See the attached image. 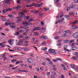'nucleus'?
Here are the masks:
<instances>
[{
	"mask_svg": "<svg viewBox=\"0 0 78 78\" xmlns=\"http://www.w3.org/2000/svg\"><path fill=\"white\" fill-rule=\"evenodd\" d=\"M48 50V52L50 53H52V54H54V55H56V54H57L56 51L55 49L50 48Z\"/></svg>",
	"mask_w": 78,
	"mask_h": 78,
	"instance_id": "nucleus-1",
	"label": "nucleus"
},
{
	"mask_svg": "<svg viewBox=\"0 0 78 78\" xmlns=\"http://www.w3.org/2000/svg\"><path fill=\"white\" fill-rule=\"evenodd\" d=\"M23 23L24 25H31L32 23L30 22H27L24 21L23 22Z\"/></svg>",
	"mask_w": 78,
	"mask_h": 78,
	"instance_id": "nucleus-2",
	"label": "nucleus"
},
{
	"mask_svg": "<svg viewBox=\"0 0 78 78\" xmlns=\"http://www.w3.org/2000/svg\"><path fill=\"white\" fill-rule=\"evenodd\" d=\"M17 19H18V20H17L18 22H20L23 20V17L22 16H18L17 17Z\"/></svg>",
	"mask_w": 78,
	"mask_h": 78,
	"instance_id": "nucleus-3",
	"label": "nucleus"
},
{
	"mask_svg": "<svg viewBox=\"0 0 78 78\" xmlns=\"http://www.w3.org/2000/svg\"><path fill=\"white\" fill-rule=\"evenodd\" d=\"M73 37H75V38H77L78 37V33L77 32L73 34Z\"/></svg>",
	"mask_w": 78,
	"mask_h": 78,
	"instance_id": "nucleus-4",
	"label": "nucleus"
},
{
	"mask_svg": "<svg viewBox=\"0 0 78 78\" xmlns=\"http://www.w3.org/2000/svg\"><path fill=\"white\" fill-rule=\"evenodd\" d=\"M4 2L5 3H6V4H7L8 5H10L11 4L10 2L8 0H5Z\"/></svg>",
	"mask_w": 78,
	"mask_h": 78,
	"instance_id": "nucleus-5",
	"label": "nucleus"
},
{
	"mask_svg": "<svg viewBox=\"0 0 78 78\" xmlns=\"http://www.w3.org/2000/svg\"><path fill=\"white\" fill-rule=\"evenodd\" d=\"M42 4H34V6H36V7H40V6H42Z\"/></svg>",
	"mask_w": 78,
	"mask_h": 78,
	"instance_id": "nucleus-6",
	"label": "nucleus"
},
{
	"mask_svg": "<svg viewBox=\"0 0 78 78\" xmlns=\"http://www.w3.org/2000/svg\"><path fill=\"white\" fill-rule=\"evenodd\" d=\"M27 62L29 63H32L33 62V60L31 58H29L27 59Z\"/></svg>",
	"mask_w": 78,
	"mask_h": 78,
	"instance_id": "nucleus-7",
	"label": "nucleus"
},
{
	"mask_svg": "<svg viewBox=\"0 0 78 78\" xmlns=\"http://www.w3.org/2000/svg\"><path fill=\"white\" fill-rule=\"evenodd\" d=\"M0 19H2L4 21H6V19L5 18H3L2 16H0Z\"/></svg>",
	"mask_w": 78,
	"mask_h": 78,
	"instance_id": "nucleus-8",
	"label": "nucleus"
},
{
	"mask_svg": "<svg viewBox=\"0 0 78 78\" xmlns=\"http://www.w3.org/2000/svg\"><path fill=\"white\" fill-rule=\"evenodd\" d=\"M77 22H78V21L76 20L73 21V22H72L71 23V24H72V25H75V24H76Z\"/></svg>",
	"mask_w": 78,
	"mask_h": 78,
	"instance_id": "nucleus-9",
	"label": "nucleus"
},
{
	"mask_svg": "<svg viewBox=\"0 0 78 78\" xmlns=\"http://www.w3.org/2000/svg\"><path fill=\"white\" fill-rule=\"evenodd\" d=\"M14 35V36H19V33L18 32H15V33H14L13 34Z\"/></svg>",
	"mask_w": 78,
	"mask_h": 78,
	"instance_id": "nucleus-10",
	"label": "nucleus"
},
{
	"mask_svg": "<svg viewBox=\"0 0 78 78\" xmlns=\"http://www.w3.org/2000/svg\"><path fill=\"white\" fill-rule=\"evenodd\" d=\"M39 12V11L36 10H33L32 11V12H33V13H38Z\"/></svg>",
	"mask_w": 78,
	"mask_h": 78,
	"instance_id": "nucleus-11",
	"label": "nucleus"
},
{
	"mask_svg": "<svg viewBox=\"0 0 78 78\" xmlns=\"http://www.w3.org/2000/svg\"><path fill=\"white\" fill-rule=\"evenodd\" d=\"M8 11V10L7 8H6V9L3 10V12L4 13H6V12H7Z\"/></svg>",
	"mask_w": 78,
	"mask_h": 78,
	"instance_id": "nucleus-12",
	"label": "nucleus"
},
{
	"mask_svg": "<svg viewBox=\"0 0 78 78\" xmlns=\"http://www.w3.org/2000/svg\"><path fill=\"white\" fill-rule=\"evenodd\" d=\"M7 10L8 11H12V9L11 8H7Z\"/></svg>",
	"mask_w": 78,
	"mask_h": 78,
	"instance_id": "nucleus-13",
	"label": "nucleus"
},
{
	"mask_svg": "<svg viewBox=\"0 0 78 78\" xmlns=\"http://www.w3.org/2000/svg\"><path fill=\"white\" fill-rule=\"evenodd\" d=\"M47 49V47H43L41 48L42 50L45 51Z\"/></svg>",
	"mask_w": 78,
	"mask_h": 78,
	"instance_id": "nucleus-14",
	"label": "nucleus"
},
{
	"mask_svg": "<svg viewBox=\"0 0 78 78\" xmlns=\"http://www.w3.org/2000/svg\"><path fill=\"white\" fill-rule=\"evenodd\" d=\"M5 26H8L9 25V21L6 22L5 23Z\"/></svg>",
	"mask_w": 78,
	"mask_h": 78,
	"instance_id": "nucleus-15",
	"label": "nucleus"
},
{
	"mask_svg": "<svg viewBox=\"0 0 78 78\" xmlns=\"http://www.w3.org/2000/svg\"><path fill=\"white\" fill-rule=\"evenodd\" d=\"M64 20V18L61 19L60 20H58L59 22H62V21Z\"/></svg>",
	"mask_w": 78,
	"mask_h": 78,
	"instance_id": "nucleus-16",
	"label": "nucleus"
},
{
	"mask_svg": "<svg viewBox=\"0 0 78 78\" xmlns=\"http://www.w3.org/2000/svg\"><path fill=\"white\" fill-rule=\"evenodd\" d=\"M64 33H68L69 34L70 33V31L69 30H66V31L64 32Z\"/></svg>",
	"mask_w": 78,
	"mask_h": 78,
	"instance_id": "nucleus-17",
	"label": "nucleus"
},
{
	"mask_svg": "<svg viewBox=\"0 0 78 78\" xmlns=\"http://www.w3.org/2000/svg\"><path fill=\"white\" fill-rule=\"evenodd\" d=\"M8 42L9 44H10V45H13L14 44H13V43H12V42L11 41H8Z\"/></svg>",
	"mask_w": 78,
	"mask_h": 78,
	"instance_id": "nucleus-18",
	"label": "nucleus"
},
{
	"mask_svg": "<svg viewBox=\"0 0 78 78\" xmlns=\"http://www.w3.org/2000/svg\"><path fill=\"white\" fill-rule=\"evenodd\" d=\"M23 28V29H28L29 28V27L27 26H24Z\"/></svg>",
	"mask_w": 78,
	"mask_h": 78,
	"instance_id": "nucleus-19",
	"label": "nucleus"
},
{
	"mask_svg": "<svg viewBox=\"0 0 78 78\" xmlns=\"http://www.w3.org/2000/svg\"><path fill=\"white\" fill-rule=\"evenodd\" d=\"M73 55H78V52H74L73 53Z\"/></svg>",
	"mask_w": 78,
	"mask_h": 78,
	"instance_id": "nucleus-20",
	"label": "nucleus"
},
{
	"mask_svg": "<svg viewBox=\"0 0 78 78\" xmlns=\"http://www.w3.org/2000/svg\"><path fill=\"white\" fill-rule=\"evenodd\" d=\"M35 28L36 29V30H40V27H35Z\"/></svg>",
	"mask_w": 78,
	"mask_h": 78,
	"instance_id": "nucleus-21",
	"label": "nucleus"
},
{
	"mask_svg": "<svg viewBox=\"0 0 78 78\" xmlns=\"http://www.w3.org/2000/svg\"><path fill=\"white\" fill-rule=\"evenodd\" d=\"M16 45H20L22 44V43L21 42H18L16 43Z\"/></svg>",
	"mask_w": 78,
	"mask_h": 78,
	"instance_id": "nucleus-22",
	"label": "nucleus"
},
{
	"mask_svg": "<svg viewBox=\"0 0 78 78\" xmlns=\"http://www.w3.org/2000/svg\"><path fill=\"white\" fill-rule=\"evenodd\" d=\"M17 60L16 59H14L13 60H11V62H16V61H17Z\"/></svg>",
	"mask_w": 78,
	"mask_h": 78,
	"instance_id": "nucleus-23",
	"label": "nucleus"
},
{
	"mask_svg": "<svg viewBox=\"0 0 78 78\" xmlns=\"http://www.w3.org/2000/svg\"><path fill=\"white\" fill-rule=\"evenodd\" d=\"M14 24H15L14 23H9V25H10V26H12L13 25H14Z\"/></svg>",
	"mask_w": 78,
	"mask_h": 78,
	"instance_id": "nucleus-24",
	"label": "nucleus"
},
{
	"mask_svg": "<svg viewBox=\"0 0 78 78\" xmlns=\"http://www.w3.org/2000/svg\"><path fill=\"white\" fill-rule=\"evenodd\" d=\"M20 8V6H17V7H13V9H19Z\"/></svg>",
	"mask_w": 78,
	"mask_h": 78,
	"instance_id": "nucleus-25",
	"label": "nucleus"
},
{
	"mask_svg": "<svg viewBox=\"0 0 78 78\" xmlns=\"http://www.w3.org/2000/svg\"><path fill=\"white\" fill-rule=\"evenodd\" d=\"M8 16L9 17H13L14 16L12 14H10L8 15Z\"/></svg>",
	"mask_w": 78,
	"mask_h": 78,
	"instance_id": "nucleus-26",
	"label": "nucleus"
},
{
	"mask_svg": "<svg viewBox=\"0 0 78 78\" xmlns=\"http://www.w3.org/2000/svg\"><path fill=\"white\" fill-rule=\"evenodd\" d=\"M44 9L45 11H48V10H49V9L47 7L44 8Z\"/></svg>",
	"mask_w": 78,
	"mask_h": 78,
	"instance_id": "nucleus-27",
	"label": "nucleus"
},
{
	"mask_svg": "<svg viewBox=\"0 0 78 78\" xmlns=\"http://www.w3.org/2000/svg\"><path fill=\"white\" fill-rule=\"evenodd\" d=\"M78 28V27L76 26H73L72 27V28L73 29H75V28Z\"/></svg>",
	"mask_w": 78,
	"mask_h": 78,
	"instance_id": "nucleus-28",
	"label": "nucleus"
},
{
	"mask_svg": "<svg viewBox=\"0 0 78 78\" xmlns=\"http://www.w3.org/2000/svg\"><path fill=\"white\" fill-rule=\"evenodd\" d=\"M30 50L29 48H26L24 50V51H28V50Z\"/></svg>",
	"mask_w": 78,
	"mask_h": 78,
	"instance_id": "nucleus-29",
	"label": "nucleus"
},
{
	"mask_svg": "<svg viewBox=\"0 0 78 78\" xmlns=\"http://www.w3.org/2000/svg\"><path fill=\"white\" fill-rule=\"evenodd\" d=\"M67 36V35L66 34H64L62 35V37H66Z\"/></svg>",
	"mask_w": 78,
	"mask_h": 78,
	"instance_id": "nucleus-30",
	"label": "nucleus"
},
{
	"mask_svg": "<svg viewBox=\"0 0 78 78\" xmlns=\"http://www.w3.org/2000/svg\"><path fill=\"white\" fill-rule=\"evenodd\" d=\"M18 14L19 15H24V16H25V15L22 12H20L18 13Z\"/></svg>",
	"mask_w": 78,
	"mask_h": 78,
	"instance_id": "nucleus-31",
	"label": "nucleus"
},
{
	"mask_svg": "<svg viewBox=\"0 0 78 78\" xmlns=\"http://www.w3.org/2000/svg\"><path fill=\"white\" fill-rule=\"evenodd\" d=\"M60 38V37H54V38H55V39H59Z\"/></svg>",
	"mask_w": 78,
	"mask_h": 78,
	"instance_id": "nucleus-32",
	"label": "nucleus"
},
{
	"mask_svg": "<svg viewBox=\"0 0 78 78\" xmlns=\"http://www.w3.org/2000/svg\"><path fill=\"white\" fill-rule=\"evenodd\" d=\"M70 8H71L72 9H73L74 7L73 6V4H72L70 5Z\"/></svg>",
	"mask_w": 78,
	"mask_h": 78,
	"instance_id": "nucleus-33",
	"label": "nucleus"
},
{
	"mask_svg": "<svg viewBox=\"0 0 78 78\" xmlns=\"http://www.w3.org/2000/svg\"><path fill=\"white\" fill-rule=\"evenodd\" d=\"M34 36H37L38 35H39V34H38V33L37 32H35L34 33Z\"/></svg>",
	"mask_w": 78,
	"mask_h": 78,
	"instance_id": "nucleus-34",
	"label": "nucleus"
},
{
	"mask_svg": "<svg viewBox=\"0 0 78 78\" xmlns=\"http://www.w3.org/2000/svg\"><path fill=\"white\" fill-rule=\"evenodd\" d=\"M57 61L60 60V61H61V62H62V59H61V58H57Z\"/></svg>",
	"mask_w": 78,
	"mask_h": 78,
	"instance_id": "nucleus-35",
	"label": "nucleus"
},
{
	"mask_svg": "<svg viewBox=\"0 0 78 78\" xmlns=\"http://www.w3.org/2000/svg\"><path fill=\"white\" fill-rule=\"evenodd\" d=\"M60 77L61 78H64V75H61L60 76Z\"/></svg>",
	"mask_w": 78,
	"mask_h": 78,
	"instance_id": "nucleus-36",
	"label": "nucleus"
},
{
	"mask_svg": "<svg viewBox=\"0 0 78 78\" xmlns=\"http://www.w3.org/2000/svg\"><path fill=\"white\" fill-rule=\"evenodd\" d=\"M59 1V0H55L54 1V2L55 3H58Z\"/></svg>",
	"mask_w": 78,
	"mask_h": 78,
	"instance_id": "nucleus-37",
	"label": "nucleus"
},
{
	"mask_svg": "<svg viewBox=\"0 0 78 78\" xmlns=\"http://www.w3.org/2000/svg\"><path fill=\"white\" fill-rule=\"evenodd\" d=\"M74 40H71V41H69V43L70 44V43H73V42H74Z\"/></svg>",
	"mask_w": 78,
	"mask_h": 78,
	"instance_id": "nucleus-38",
	"label": "nucleus"
},
{
	"mask_svg": "<svg viewBox=\"0 0 78 78\" xmlns=\"http://www.w3.org/2000/svg\"><path fill=\"white\" fill-rule=\"evenodd\" d=\"M71 67H72V68H73H73H75V66L73 65V64H71Z\"/></svg>",
	"mask_w": 78,
	"mask_h": 78,
	"instance_id": "nucleus-39",
	"label": "nucleus"
},
{
	"mask_svg": "<svg viewBox=\"0 0 78 78\" xmlns=\"http://www.w3.org/2000/svg\"><path fill=\"white\" fill-rule=\"evenodd\" d=\"M10 27L11 29H12V28H14L16 27V26H10Z\"/></svg>",
	"mask_w": 78,
	"mask_h": 78,
	"instance_id": "nucleus-40",
	"label": "nucleus"
},
{
	"mask_svg": "<svg viewBox=\"0 0 78 78\" xmlns=\"http://www.w3.org/2000/svg\"><path fill=\"white\" fill-rule=\"evenodd\" d=\"M69 17H70V16L68 15H65V18H69Z\"/></svg>",
	"mask_w": 78,
	"mask_h": 78,
	"instance_id": "nucleus-41",
	"label": "nucleus"
},
{
	"mask_svg": "<svg viewBox=\"0 0 78 78\" xmlns=\"http://www.w3.org/2000/svg\"><path fill=\"white\" fill-rule=\"evenodd\" d=\"M72 59H76V58L75 57H72Z\"/></svg>",
	"mask_w": 78,
	"mask_h": 78,
	"instance_id": "nucleus-42",
	"label": "nucleus"
},
{
	"mask_svg": "<svg viewBox=\"0 0 78 78\" xmlns=\"http://www.w3.org/2000/svg\"><path fill=\"white\" fill-rule=\"evenodd\" d=\"M22 72L27 73L28 72V71L27 70H23Z\"/></svg>",
	"mask_w": 78,
	"mask_h": 78,
	"instance_id": "nucleus-43",
	"label": "nucleus"
},
{
	"mask_svg": "<svg viewBox=\"0 0 78 78\" xmlns=\"http://www.w3.org/2000/svg\"><path fill=\"white\" fill-rule=\"evenodd\" d=\"M8 49H9V50L10 51H14V50H11L9 48Z\"/></svg>",
	"mask_w": 78,
	"mask_h": 78,
	"instance_id": "nucleus-44",
	"label": "nucleus"
},
{
	"mask_svg": "<svg viewBox=\"0 0 78 78\" xmlns=\"http://www.w3.org/2000/svg\"><path fill=\"white\" fill-rule=\"evenodd\" d=\"M18 67H19V66H17L15 68H12V69H14H14H17V68Z\"/></svg>",
	"mask_w": 78,
	"mask_h": 78,
	"instance_id": "nucleus-45",
	"label": "nucleus"
},
{
	"mask_svg": "<svg viewBox=\"0 0 78 78\" xmlns=\"http://www.w3.org/2000/svg\"><path fill=\"white\" fill-rule=\"evenodd\" d=\"M20 0H18L17 1V3H18V4L20 3Z\"/></svg>",
	"mask_w": 78,
	"mask_h": 78,
	"instance_id": "nucleus-46",
	"label": "nucleus"
},
{
	"mask_svg": "<svg viewBox=\"0 0 78 78\" xmlns=\"http://www.w3.org/2000/svg\"><path fill=\"white\" fill-rule=\"evenodd\" d=\"M14 41V40L13 39H10L9 40V41H10V42H12Z\"/></svg>",
	"mask_w": 78,
	"mask_h": 78,
	"instance_id": "nucleus-47",
	"label": "nucleus"
},
{
	"mask_svg": "<svg viewBox=\"0 0 78 78\" xmlns=\"http://www.w3.org/2000/svg\"><path fill=\"white\" fill-rule=\"evenodd\" d=\"M31 47H33L34 48H35V49H36V50H37V48H36V47H35V46H32Z\"/></svg>",
	"mask_w": 78,
	"mask_h": 78,
	"instance_id": "nucleus-48",
	"label": "nucleus"
},
{
	"mask_svg": "<svg viewBox=\"0 0 78 78\" xmlns=\"http://www.w3.org/2000/svg\"><path fill=\"white\" fill-rule=\"evenodd\" d=\"M64 43H67V42H69V40H66L64 41Z\"/></svg>",
	"mask_w": 78,
	"mask_h": 78,
	"instance_id": "nucleus-49",
	"label": "nucleus"
},
{
	"mask_svg": "<svg viewBox=\"0 0 78 78\" xmlns=\"http://www.w3.org/2000/svg\"><path fill=\"white\" fill-rule=\"evenodd\" d=\"M64 48H67V46L66 45H64Z\"/></svg>",
	"mask_w": 78,
	"mask_h": 78,
	"instance_id": "nucleus-50",
	"label": "nucleus"
},
{
	"mask_svg": "<svg viewBox=\"0 0 78 78\" xmlns=\"http://www.w3.org/2000/svg\"><path fill=\"white\" fill-rule=\"evenodd\" d=\"M70 14L71 16H72V15H73V14H74L73 13V12H71L70 13Z\"/></svg>",
	"mask_w": 78,
	"mask_h": 78,
	"instance_id": "nucleus-51",
	"label": "nucleus"
},
{
	"mask_svg": "<svg viewBox=\"0 0 78 78\" xmlns=\"http://www.w3.org/2000/svg\"><path fill=\"white\" fill-rule=\"evenodd\" d=\"M44 35H42L40 37V39H42V38H44Z\"/></svg>",
	"mask_w": 78,
	"mask_h": 78,
	"instance_id": "nucleus-52",
	"label": "nucleus"
},
{
	"mask_svg": "<svg viewBox=\"0 0 78 78\" xmlns=\"http://www.w3.org/2000/svg\"><path fill=\"white\" fill-rule=\"evenodd\" d=\"M70 7H68L67 9V11H69V10H70Z\"/></svg>",
	"mask_w": 78,
	"mask_h": 78,
	"instance_id": "nucleus-53",
	"label": "nucleus"
},
{
	"mask_svg": "<svg viewBox=\"0 0 78 78\" xmlns=\"http://www.w3.org/2000/svg\"><path fill=\"white\" fill-rule=\"evenodd\" d=\"M1 34H2V35H3V36H6V35L4 33H1Z\"/></svg>",
	"mask_w": 78,
	"mask_h": 78,
	"instance_id": "nucleus-54",
	"label": "nucleus"
},
{
	"mask_svg": "<svg viewBox=\"0 0 78 78\" xmlns=\"http://www.w3.org/2000/svg\"><path fill=\"white\" fill-rule=\"evenodd\" d=\"M20 42H23V40H20L19 41Z\"/></svg>",
	"mask_w": 78,
	"mask_h": 78,
	"instance_id": "nucleus-55",
	"label": "nucleus"
},
{
	"mask_svg": "<svg viewBox=\"0 0 78 78\" xmlns=\"http://www.w3.org/2000/svg\"><path fill=\"white\" fill-rule=\"evenodd\" d=\"M33 19H30L29 20V22H31V21H33Z\"/></svg>",
	"mask_w": 78,
	"mask_h": 78,
	"instance_id": "nucleus-56",
	"label": "nucleus"
},
{
	"mask_svg": "<svg viewBox=\"0 0 78 78\" xmlns=\"http://www.w3.org/2000/svg\"><path fill=\"white\" fill-rule=\"evenodd\" d=\"M48 37H45L44 36V37L43 38V39H48Z\"/></svg>",
	"mask_w": 78,
	"mask_h": 78,
	"instance_id": "nucleus-57",
	"label": "nucleus"
},
{
	"mask_svg": "<svg viewBox=\"0 0 78 78\" xmlns=\"http://www.w3.org/2000/svg\"><path fill=\"white\" fill-rule=\"evenodd\" d=\"M24 31L23 30H19L20 33H23Z\"/></svg>",
	"mask_w": 78,
	"mask_h": 78,
	"instance_id": "nucleus-58",
	"label": "nucleus"
},
{
	"mask_svg": "<svg viewBox=\"0 0 78 78\" xmlns=\"http://www.w3.org/2000/svg\"><path fill=\"white\" fill-rule=\"evenodd\" d=\"M57 46H61V45H61V44L59 43V44H57Z\"/></svg>",
	"mask_w": 78,
	"mask_h": 78,
	"instance_id": "nucleus-59",
	"label": "nucleus"
},
{
	"mask_svg": "<svg viewBox=\"0 0 78 78\" xmlns=\"http://www.w3.org/2000/svg\"><path fill=\"white\" fill-rule=\"evenodd\" d=\"M63 16H64V15H63V14H62L60 15V18H61V17H63Z\"/></svg>",
	"mask_w": 78,
	"mask_h": 78,
	"instance_id": "nucleus-60",
	"label": "nucleus"
},
{
	"mask_svg": "<svg viewBox=\"0 0 78 78\" xmlns=\"http://www.w3.org/2000/svg\"><path fill=\"white\" fill-rule=\"evenodd\" d=\"M20 63V62H19V61H18L17 62H16V64H17H17H19V63Z\"/></svg>",
	"mask_w": 78,
	"mask_h": 78,
	"instance_id": "nucleus-61",
	"label": "nucleus"
},
{
	"mask_svg": "<svg viewBox=\"0 0 78 78\" xmlns=\"http://www.w3.org/2000/svg\"><path fill=\"white\" fill-rule=\"evenodd\" d=\"M41 25H44V23L43 22H41Z\"/></svg>",
	"mask_w": 78,
	"mask_h": 78,
	"instance_id": "nucleus-62",
	"label": "nucleus"
},
{
	"mask_svg": "<svg viewBox=\"0 0 78 78\" xmlns=\"http://www.w3.org/2000/svg\"><path fill=\"white\" fill-rule=\"evenodd\" d=\"M75 3H78V0H74Z\"/></svg>",
	"mask_w": 78,
	"mask_h": 78,
	"instance_id": "nucleus-63",
	"label": "nucleus"
},
{
	"mask_svg": "<svg viewBox=\"0 0 78 78\" xmlns=\"http://www.w3.org/2000/svg\"><path fill=\"white\" fill-rule=\"evenodd\" d=\"M19 38H23V36H19Z\"/></svg>",
	"mask_w": 78,
	"mask_h": 78,
	"instance_id": "nucleus-64",
	"label": "nucleus"
}]
</instances>
